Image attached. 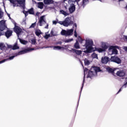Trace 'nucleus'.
<instances>
[{
    "instance_id": "nucleus-1",
    "label": "nucleus",
    "mask_w": 127,
    "mask_h": 127,
    "mask_svg": "<svg viewBox=\"0 0 127 127\" xmlns=\"http://www.w3.org/2000/svg\"><path fill=\"white\" fill-rule=\"evenodd\" d=\"M110 61L117 63V64H121L122 63V60L117 56L111 57V59L106 56L102 57L101 59V63L103 64H107Z\"/></svg>"
},
{
    "instance_id": "nucleus-2",
    "label": "nucleus",
    "mask_w": 127,
    "mask_h": 127,
    "mask_svg": "<svg viewBox=\"0 0 127 127\" xmlns=\"http://www.w3.org/2000/svg\"><path fill=\"white\" fill-rule=\"evenodd\" d=\"M93 44L94 43L92 40H86L85 44L84 46L86 49V53H92V51H93Z\"/></svg>"
},
{
    "instance_id": "nucleus-3",
    "label": "nucleus",
    "mask_w": 127,
    "mask_h": 127,
    "mask_svg": "<svg viewBox=\"0 0 127 127\" xmlns=\"http://www.w3.org/2000/svg\"><path fill=\"white\" fill-rule=\"evenodd\" d=\"M68 3L70 4L68 8L69 12L70 14L73 13L76 10V5H75V1L72 0H68Z\"/></svg>"
},
{
    "instance_id": "nucleus-4",
    "label": "nucleus",
    "mask_w": 127,
    "mask_h": 127,
    "mask_svg": "<svg viewBox=\"0 0 127 127\" xmlns=\"http://www.w3.org/2000/svg\"><path fill=\"white\" fill-rule=\"evenodd\" d=\"M7 28V27L6 26V25H5V22L3 20H1L0 21V36H1L3 35L4 33L3 32H2V31H3L5 29H6Z\"/></svg>"
},
{
    "instance_id": "nucleus-5",
    "label": "nucleus",
    "mask_w": 127,
    "mask_h": 127,
    "mask_svg": "<svg viewBox=\"0 0 127 127\" xmlns=\"http://www.w3.org/2000/svg\"><path fill=\"white\" fill-rule=\"evenodd\" d=\"M33 50H34L33 48H28L27 49H25L22 51H20V52H18V53H16L15 54V55H16V56H18V55L25 54V53H27L29 52V51H31Z\"/></svg>"
},
{
    "instance_id": "nucleus-6",
    "label": "nucleus",
    "mask_w": 127,
    "mask_h": 127,
    "mask_svg": "<svg viewBox=\"0 0 127 127\" xmlns=\"http://www.w3.org/2000/svg\"><path fill=\"white\" fill-rule=\"evenodd\" d=\"M108 47L107 46L106 43H104L101 45V48H96L97 51L99 52V53H101V52H105L106 51V49H108Z\"/></svg>"
},
{
    "instance_id": "nucleus-7",
    "label": "nucleus",
    "mask_w": 127,
    "mask_h": 127,
    "mask_svg": "<svg viewBox=\"0 0 127 127\" xmlns=\"http://www.w3.org/2000/svg\"><path fill=\"white\" fill-rule=\"evenodd\" d=\"M14 31L15 32V33H16L18 37H19V35H20V33H21V31H22V29H21L19 26L15 25Z\"/></svg>"
},
{
    "instance_id": "nucleus-8",
    "label": "nucleus",
    "mask_w": 127,
    "mask_h": 127,
    "mask_svg": "<svg viewBox=\"0 0 127 127\" xmlns=\"http://www.w3.org/2000/svg\"><path fill=\"white\" fill-rule=\"evenodd\" d=\"M64 26L67 27L69 26L70 24L73 23V21H71V19L69 17H66L65 20L64 21Z\"/></svg>"
},
{
    "instance_id": "nucleus-9",
    "label": "nucleus",
    "mask_w": 127,
    "mask_h": 127,
    "mask_svg": "<svg viewBox=\"0 0 127 127\" xmlns=\"http://www.w3.org/2000/svg\"><path fill=\"white\" fill-rule=\"evenodd\" d=\"M16 55H15V56H12L10 57L8 59H5L1 61H0V64H1V63H4L6 61H8V60H12L15 57H16Z\"/></svg>"
},
{
    "instance_id": "nucleus-10",
    "label": "nucleus",
    "mask_w": 127,
    "mask_h": 127,
    "mask_svg": "<svg viewBox=\"0 0 127 127\" xmlns=\"http://www.w3.org/2000/svg\"><path fill=\"white\" fill-rule=\"evenodd\" d=\"M12 35V31L10 30H7L5 32V36L7 38H9L10 36Z\"/></svg>"
},
{
    "instance_id": "nucleus-11",
    "label": "nucleus",
    "mask_w": 127,
    "mask_h": 127,
    "mask_svg": "<svg viewBox=\"0 0 127 127\" xmlns=\"http://www.w3.org/2000/svg\"><path fill=\"white\" fill-rule=\"evenodd\" d=\"M91 70H93L94 73H97V72H101V68L98 66H92L91 67Z\"/></svg>"
},
{
    "instance_id": "nucleus-12",
    "label": "nucleus",
    "mask_w": 127,
    "mask_h": 127,
    "mask_svg": "<svg viewBox=\"0 0 127 127\" xmlns=\"http://www.w3.org/2000/svg\"><path fill=\"white\" fill-rule=\"evenodd\" d=\"M116 74L119 77H124L126 76V72L124 71V70L118 71Z\"/></svg>"
},
{
    "instance_id": "nucleus-13",
    "label": "nucleus",
    "mask_w": 127,
    "mask_h": 127,
    "mask_svg": "<svg viewBox=\"0 0 127 127\" xmlns=\"http://www.w3.org/2000/svg\"><path fill=\"white\" fill-rule=\"evenodd\" d=\"M71 52H73V53H75L77 55H81L82 54V51L81 50H77L75 49H72L70 51Z\"/></svg>"
},
{
    "instance_id": "nucleus-14",
    "label": "nucleus",
    "mask_w": 127,
    "mask_h": 127,
    "mask_svg": "<svg viewBox=\"0 0 127 127\" xmlns=\"http://www.w3.org/2000/svg\"><path fill=\"white\" fill-rule=\"evenodd\" d=\"M94 74L95 72L93 70H92V68H91L87 75V78H90V79H92V77L94 76Z\"/></svg>"
},
{
    "instance_id": "nucleus-15",
    "label": "nucleus",
    "mask_w": 127,
    "mask_h": 127,
    "mask_svg": "<svg viewBox=\"0 0 127 127\" xmlns=\"http://www.w3.org/2000/svg\"><path fill=\"white\" fill-rule=\"evenodd\" d=\"M45 4H52L54 3V0H44Z\"/></svg>"
},
{
    "instance_id": "nucleus-16",
    "label": "nucleus",
    "mask_w": 127,
    "mask_h": 127,
    "mask_svg": "<svg viewBox=\"0 0 127 127\" xmlns=\"http://www.w3.org/2000/svg\"><path fill=\"white\" fill-rule=\"evenodd\" d=\"M106 70L107 71H108V72L109 73H111V74H114V73L115 72V71L116 70V69H113L110 67H107L106 68Z\"/></svg>"
},
{
    "instance_id": "nucleus-17",
    "label": "nucleus",
    "mask_w": 127,
    "mask_h": 127,
    "mask_svg": "<svg viewBox=\"0 0 127 127\" xmlns=\"http://www.w3.org/2000/svg\"><path fill=\"white\" fill-rule=\"evenodd\" d=\"M74 48L75 49H80V44H79V42L78 41H76V42L74 44Z\"/></svg>"
},
{
    "instance_id": "nucleus-18",
    "label": "nucleus",
    "mask_w": 127,
    "mask_h": 127,
    "mask_svg": "<svg viewBox=\"0 0 127 127\" xmlns=\"http://www.w3.org/2000/svg\"><path fill=\"white\" fill-rule=\"evenodd\" d=\"M89 2V0H82V1L81 2V6L85 7V5L87 4V2Z\"/></svg>"
},
{
    "instance_id": "nucleus-19",
    "label": "nucleus",
    "mask_w": 127,
    "mask_h": 127,
    "mask_svg": "<svg viewBox=\"0 0 127 127\" xmlns=\"http://www.w3.org/2000/svg\"><path fill=\"white\" fill-rule=\"evenodd\" d=\"M44 21V16H42L39 19V23L40 26H42V22Z\"/></svg>"
},
{
    "instance_id": "nucleus-20",
    "label": "nucleus",
    "mask_w": 127,
    "mask_h": 127,
    "mask_svg": "<svg viewBox=\"0 0 127 127\" xmlns=\"http://www.w3.org/2000/svg\"><path fill=\"white\" fill-rule=\"evenodd\" d=\"M73 31H74V30L72 29L66 31V36L72 35L73 34Z\"/></svg>"
},
{
    "instance_id": "nucleus-21",
    "label": "nucleus",
    "mask_w": 127,
    "mask_h": 127,
    "mask_svg": "<svg viewBox=\"0 0 127 127\" xmlns=\"http://www.w3.org/2000/svg\"><path fill=\"white\" fill-rule=\"evenodd\" d=\"M28 12L29 13V14L34 15V9L33 8V7L29 9L28 10Z\"/></svg>"
},
{
    "instance_id": "nucleus-22",
    "label": "nucleus",
    "mask_w": 127,
    "mask_h": 127,
    "mask_svg": "<svg viewBox=\"0 0 127 127\" xmlns=\"http://www.w3.org/2000/svg\"><path fill=\"white\" fill-rule=\"evenodd\" d=\"M60 12H61V13H62V14L65 15V16H66V15H69V13L64 11V10H61Z\"/></svg>"
},
{
    "instance_id": "nucleus-23",
    "label": "nucleus",
    "mask_w": 127,
    "mask_h": 127,
    "mask_svg": "<svg viewBox=\"0 0 127 127\" xmlns=\"http://www.w3.org/2000/svg\"><path fill=\"white\" fill-rule=\"evenodd\" d=\"M18 4H24L25 3V0H16Z\"/></svg>"
},
{
    "instance_id": "nucleus-24",
    "label": "nucleus",
    "mask_w": 127,
    "mask_h": 127,
    "mask_svg": "<svg viewBox=\"0 0 127 127\" xmlns=\"http://www.w3.org/2000/svg\"><path fill=\"white\" fill-rule=\"evenodd\" d=\"M43 5H44V4L43 2H41L38 3V8H40V9H42V8H43Z\"/></svg>"
},
{
    "instance_id": "nucleus-25",
    "label": "nucleus",
    "mask_w": 127,
    "mask_h": 127,
    "mask_svg": "<svg viewBox=\"0 0 127 127\" xmlns=\"http://www.w3.org/2000/svg\"><path fill=\"white\" fill-rule=\"evenodd\" d=\"M19 40L21 43V44H23L24 45H25L26 43H27V41H25V40L21 39V38H19Z\"/></svg>"
},
{
    "instance_id": "nucleus-26",
    "label": "nucleus",
    "mask_w": 127,
    "mask_h": 127,
    "mask_svg": "<svg viewBox=\"0 0 127 127\" xmlns=\"http://www.w3.org/2000/svg\"><path fill=\"white\" fill-rule=\"evenodd\" d=\"M61 35H64V36H67V31L65 30H62L61 32Z\"/></svg>"
},
{
    "instance_id": "nucleus-27",
    "label": "nucleus",
    "mask_w": 127,
    "mask_h": 127,
    "mask_svg": "<svg viewBox=\"0 0 127 127\" xmlns=\"http://www.w3.org/2000/svg\"><path fill=\"white\" fill-rule=\"evenodd\" d=\"M12 50H16V49H19V47L17 46V44L14 45V46L12 48Z\"/></svg>"
},
{
    "instance_id": "nucleus-28",
    "label": "nucleus",
    "mask_w": 127,
    "mask_h": 127,
    "mask_svg": "<svg viewBox=\"0 0 127 127\" xmlns=\"http://www.w3.org/2000/svg\"><path fill=\"white\" fill-rule=\"evenodd\" d=\"M35 34L37 36H39L41 34V31L40 30H37L35 31Z\"/></svg>"
},
{
    "instance_id": "nucleus-29",
    "label": "nucleus",
    "mask_w": 127,
    "mask_h": 127,
    "mask_svg": "<svg viewBox=\"0 0 127 127\" xmlns=\"http://www.w3.org/2000/svg\"><path fill=\"white\" fill-rule=\"evenodd\" d=\"M5 47V46H4V44L3 43H0V50H2L3 48Z\"/></svg>"
},
{
    "instance_id": "nucleus-30",
    "label": "nucleus",
    "mask_w": 127,
    "mask_h": 127,
    "mask_svg": "<svg viewBox=\"0 0 127 127\" xmlns=\"http://www.w3.org/2000/svg\"><path fill=\"white\" fill-rule=\"evenodd\" d=\"M92 58H96L98 59V55L96 54L95 53H93L91 55Z\"/></svg>"
},
{
    "instance_id": "nucleus-31",
    "label": "nucleus",
    "mask_w": 127,
    "mask_h": 127,
    "mask_svg": "<svg viewBox=\"0 0 127 127\" xmlns=\"http://www.w3.org/2000/svg\"><path fill=\"white\" fill-rule=\"evenodd\" d=\"M62 48H63V47L58 46L54 47V49H57L58 50H61Z\"/></svg>"
},
{
    "instance_id": "nucleus-32",
    "label": "nucleus",
    "mask_w": 127,
    "mask_h": 127,
    "mask_svg": "<svg viewBox=\"0 0 127 127\" xmlns=\"http://www.w3.org/2000/svg\"><path fill=\"white\" fill-rule=\"evenodd\" d=\"M31 44H32L33 45H35L36 43V40H35V39H32V40H31Z\"/></svg>"
},
{
    "instance_id": "nucleus-33",
    "label": "nucleus",
    "mask_w": 127,
    "mask_h": 127,
    "mask_svg": "<svg viewBox=\"0 0 127 127\" xmlns=\"http://www.w3.org/2000/svg\"><path fill=\"white\" fill-rule=\"evenodd\" d=\"M112 53L113 54H115L116 55H117V54H118V50L116 49H113L112 50Z\"/></svg>"
},
{
    "instance_id": "nucleus-34",
    "label": "nucleus",
    "mask_w": 127,
    "mask_h": 127,
    "mask_svg": "<svg viewBox=\"0 0 127 127\" xmlns=\"http://www.w3.org/2000/svg\"><path fill=\"white\" fill-rule=\"evenodd\" d=\"M78 41L81 44H82V43H83V41H84V40H83V39H82V38H81V37L79 36L78 37Z\"/></svg>"
},
{
    "instance_id": "nucleus-35",
    "label": "nucleus",
    "mask_w": 127,
    "mask_h": 127,
    "mask_svg": "<svg viewBox=\"0 0 127 127\" xmlns=\"http://www.w3.org/2000/svg\"><path fill=\"white\" fill-rule=\"evenodd\" d=\"M78 41L81 44H82V43H83V41H84V40H83V39H82V38H81V37L79 36L78 37Z\"/></svg>"
},
{
    "instance_id": "nucleus-36",
    "label": "nucleus",
    "mask_w": 127,
    "mask_h": 127,
    "mask_svg": "<svg viewBox=\"0 0 127 127\" xmlns=\"http://www.w3.org/2000/svg\"><path fill=\"white\" fill-rule=\"evenodd\" d=\"M84 64L85 65H90V61L88 60H84Z\"/></svg>"
},
{
    "instance_id": "nucleus-37",
    "label": "nucleus",
    "mask_w": 127,
    "mask_h": 127,
    "mask_svg": "<svg viewBox=\"0 0 127 127\" xmlns=\"http://www.w3.org/2000/svg\"><path fill=\"white\" fill-rule=\"evenodd\" d=\"M71 41H73V39H67V40H65L64 41V42L65 43H69V42H71Z\"/></svg>"
},
{
    "instance_id": "nucleus-38",
    "label": "nucleus",
    "mask_w": 127,
    "mask_h": 127,
    "mask_svg": "<svg viewBox=\"0 0 127 127\" xmlns=\"http://www.w3.org/2000/svg\"><path fill=\"white\" fill-rule=\"evenodd\" d=\"M24 14H25V17H26V16H27V15H28V11H23Z\"/></svg>"
},
{
    "instance_id": "nucleus-39",
    "label": "nucleus",
    "mask_w": 127,
    "mask_h": 127,
    "mask_svg": "<svg viewBox=\"0 0 127 127\" xmlns=\"http://www.w3.org/2000/svg\"><path fill=\"white\" fill-rule=\"evenodd\" d=\"M3 16V12L0 10V18H1Z\"/></svg>"
},
{
    "instance_id": "nucleus-40",
    "label": "nucleus",
    "mask_w": 127,
    "mask_h": 127,
    "mask_svg": "<svg viewBox=\"0 0 127 127\" xmlns=\"http://www.w3.org/2000/svg\"><path fill=\"white\" fill-rule=\"evenodd\" d=\"M58 23H59L60 24H61V25H64V21H58Z\"/></svg>"
},
{
    "instance_id": "nucleus-41",
    "label": "nucleus",
    "mask_w": 127,
    "mask_h": 127,
    "mask_svg": "<svg viewBox=\"0 0 127 127\" xmlns=\"http://www.w3.org/2000/svg\"><path fill=\"white\" fill-rule=\"evenodd\" d=\"M35 26H36V22L32 23L31 25V27H32L33 28H34Z\"/></svg>"
},
{
    "instance_id": "nucleus-42",
    "label": "nucleus",
    "mask_w": 127,
    "mask_h": 127,
    "mask_svg": "<svg viewBox=\"0 0 127 127\" xmlns=\"http://www.w3.org/2000/svg\"><path fill=\"white\" fill-rule=\"evenodd\" d=\"M9 0L11 3H12V4H15V0Z\"/></svg>"
},
{
    "instance_id": "nucleus-43",
    "label": "nucleus",
    "mask_w": 127,
    "mask_h": 127,
    "mask_svg": "<svg viewBox=\"0 0 127 127\" xmlns=\"http://www.w3.org/2000/svg\"><path fill=\"white\" fill-rule=\"evenodd\" d=\"M53 24L56 25V24H57V23H58V21H53Z\"/></svg>"
},
{
    "instance_id": "nucleus-44",
    "label": "nucleus",
    "mask_w": 127,
    "mask_h": 127,
    "mask_svg": "<svg viewBox=\"0 0 127 127\" xmlns=\"http://www.w3.org/2000/svg\"><path fill=\"white\" fill-rule=\"evenodd\" d=\"M7 48L8 49H12V46L10 45H7Z\"/></svg>"
},
{
    "instance_id": "nucleus-45",
    "label": "nucleus",
    "mask_w": 127,
    "mask_h": 127,
    "mask_svg": "<svg viewBox=\"0 0 127 127\" xmlns=\"http://www.w3.org/2000/svg\"><path fill=\"white\" fill-rule=\"evenodd\" d=\"M56 44H60V45H61V44H62V42L61 41H59V42H58Z\"/></svg>"
},
{
    "instance_id": "nucleus-46",
    "label": "nucleus",
    "mask_w": 127,
    "mask_h": 127,
    "mask_svg": "<svg viewBox=\"0 0 127 127\" xmlns=\"http://www.w3.org/2000/svg\"><path fill=\"white\" fill-rule=\"evenodd\" d=\"M67 0H61L62 3H65V1H66Z\"/></svg>"
},
{
    "instance_id": "nucleus-47",
    "label": "nucleus",
    "mask_w": 127,
    "mask_h": 127,
    "mask_svg": "<svg viewBox=\"0 0 127 127\" xmlns=\"http://www.w3.org/2000/svg\"><path fill=\"white\" fill-rule=\"evenodd\" d=\"M74 36H75V37H77V32H76V31H74Z\"/></svg>"
},
{
    "instance_id": "nucleus-48",
    "label": "nucleus",
    "mask_w": 127,
    "mask_h": 127,
    "mask_svg": "<svg viewBox=\"0 0 127 127\" xmlns=\"http://www.w3.org/2000/svg\"><path fill=\"white\" fill-rule=\"evenodd\" d=\"M44 38H45V39H48V38H49L48 36H47V35H46Z\"/></svg>"
},
{
    "instance_id": "nucleus-49",
    "label": "nucleus",
    "mask_w": 127,
    "mask_h": 127,
    "mask_svg": "<svg viewBox=\"0 0 127 127\" xmlns=\"http://www.w3.org/2000/svg\"><path fill=\"white\" fill-rule=\"evenodd\" d=\"M49 26V25L48 24H47L46 26L45 27V28L48 29V27Z\"/></svg>"
},
{
    "instance_id": "nucleus-50",
    "label": "nucleus",
    "mask_w": 127,
    "mask_h": 127,
    "mask_svg": "<svg viewBox=\"0 0 127 127\" xmlns=\"http://www.w3.org/2000/svg\"><path fill=\"white\" fill-rule=\"evenodd\" d=\"M122 89H123V87H121L120 90H119V91L117 92V94H119L120 93V92L122 91Z\"/></svg>"
},
{
    "instance_id": "nucleus-51",
    "label": "nucleus",
    "mask_w": 127,
    "mask_h": 127,
    "mask_svg": "<svg viewBox=\"0 0 127 127\" xmlns=\"http://www.w3.org/2000/svg\"><path fill=\"white\" fill-rule=\"evenodd\" d=\"M51 35H53L54 36V35H53V34H54V32L53 31H51Z\"/></svg>"
},
{
    "instance_id": "nucleus-52",
    "label": "nucleus",
    "mask_w": 127,
    "mask_h": 127,
    "mask_svg": "<svg viewBox=\"0 0 127 127\" xmlns=\"http://www.w3.org/2000/svg\"><path fill=\"white\" fill-rule=\"evenodd\" d=\"M80 0H75V1H75V3L77 2L78 3V2H79V1H80Z\"/></svg>"
},
{
    "instance_id": "nucleus-53",
    "label": "nucleus",
    "mask_w": 127,
    "mask_h": 127,
    "mask_svg": "<svg viewBox=\"0 0 127 127\" xmlns=\"http://www.w3.org/2000/svg\"><path fill=\"white\" fill-rule=\"evenodd\" d=\"M85 81V79H83V82ZM83 87H84V83H82V86L81 87V89L83 88Z\"/></svg>"
},
{
    "instance_id": "nucleus-54",
    "label": "nucleus",
    "mask_w": 127,
    "mask_h": 127,
    "mask_svg": "<svg viewBox=\"0 0 127 127\" xmlns=\"http://www.w3.org/2000/svg\"><path fill=\"white\" fill-rule=\"evenodd\" d=\"M86 71H88V68H85V69L84 70V72L85 73V72H86Z\"/></svg>"
},
{
    "instance_id": "nucleus-55",
    "label": "nucleus",
    "mask_w": 127,
    "mask_h": 127,
    "mask_svg": "<svg viewBox=\"0 0 127 127\" xmlns=\"http://www.w3.org/2000/svg\"><path fill=\"white\" fill-rule=\"evenodd\" d=\"M7 15H8V16L9 18L10 19H11V18H10V14H7Z\"/></svg>"
},
{
    "instance_id": "nucleus-56",
    "label": "nucleus",
    "mask_w": 127,
    "mask_h": 127,
    "mask_svg": "<svg viewBox=\"0 0 127 127\" xmlns=\"http://www.w3.org/2000/svg\"><path fill=\"white\" fill-rule=\"evenodd\" d=\"M114 48V46H112L109 48V49H113Z\"/></svg>"
},
{
    "instance_id": "nucleus-57",
    "label": "nucleus",
    "mask_w": 127,
    "mask_h": 127,
    "mask_svg": "<svg viewBox=\"0 0 127 127\" xmlns=\"http://www.w3.org/2000/svg\"><path fill=\"white\" fill-rule=\"evenodd\" d=\"M74 26L76 27V28H77V24L74 23Z\"/></svg>"
},
{
    "instance_id": "nucleus-58",
    "label": "nucleus",
    "mask_w": 127,
    "mask_h": 127,
    "mask_svg": "<svg viewBox=\"0 0 127 127\" xmlns=\"http://www.w3.org/2000/svg\"><path fill=\"white\" fill-rule=\"evenodd\" d=\"M127 81L124 84L123 86H127Z\"/></svg>"
},
{
    "instance_id": "nucleus-59",
    "label": "nucleus",
    "mask_w": 127,
    "mask_h": 127,
    "mask_svg": "<svg viewBox=\"0 0 127 127\" xmlns=\"http://www.w3.org/2000/svg\"><path fill=\"white\" fill-rule=\"evenodd\" d=\"M47 35L48 36V37H50V34H47Z\"/></svg>"
},
{
    "instance_id": "nucleus-60",
    "label": "nucleus",
    "mask_w": 127,
    "mask_h": 127,
    "mask_svg": "<svg viewBox=\"0 0 127 127\" xmlns=\"http://www.w3.org/2000/svg\"><path fill=\"white\" fill-rule=\"evenodd\" d=\"M124 0H118L119 1H124Z\"/></svg>"
},
{
    "instance_id": "nucleus-61",
    "label": "nucleus",
    "mask_w": 127,
    "mask_h": 127,
    "mask_svg": "<svg viewBox=\"0 0 127 127\" xmlns=\"http://www.w3.org/2000/svg\"><path fill=\"white\" fill-rule=\"evenodd\" d=\"M43 22H45V23H46V21L45 20H44V21H43Z\"/></svg>"
},
{
    "instance_id": "nucleus-62",
    "label": "nucleus",
    "mask_w": 127,
    "mask_h": 127,
    "mask_svg": "<svg viewBox=\"0 0 127 127\" xmlns=\"http://www.w3.org/2000/svg\"><path fill=\"white\" fill-rule=\"evenodd\" d=\"M125 50H126V51H127V47L125 48Z\"/></svg>"
},
{
    "instance_id": "nucleus-63",
    "label": "nucleus",
    "mask_w": 127,
    "mask_h": 127,
    "mask_svg": "<svg viewBox=\"0 0 127 127\" xmlns=\"http://www.w3.org/2000/svg\"><path fill=\"white\" fill-rule=\"evenodd\" d=\"M64 7L66 9H67V7L66 6H65Z\"/></svg>"
},
{
    "instance_id": "nucleus-64",
    "label": "nucleus",
    "mask_w": 127,
    "mask_h": 127,
    "mask_svg": "<svg viewBox=\"0 0 127 127\" xmlns=\"http://www.w3.org/2000/svg\"><path fill=\"white\" fill-rule=\"evenodd\" d=\"M38 13H39V12H37V13H36V15H37V14Z\"/></svg>"
}]
</instances>
